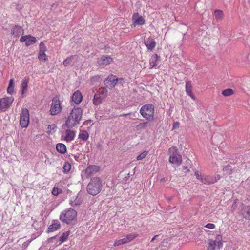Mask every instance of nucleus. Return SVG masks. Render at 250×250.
Instances as JSON below:
<instances>
[{"instance_id": "obj_30", "label": "nucleus", "mask_w": 250, "mask_h": 250, "mask_svg": "<svg viewBox=\"0 0 250 250\" xmlns=\"http://www.w3.org/2000/svg\"><path fill=\"white\" fill-rule=\"evenodd\" d=\"M150 68H151L156 65V54L153 55L149 61Z\"/></svg>"}, {"instance_id": "obj_46", "label": "nucleus", "mask_w": 250, "mask_h": 250, "mask_svg": "<svg viewBox=\"0 0 250 250\" xmlns=\"http://www.w3.org/2000/svg\"><path fill=\"white\" fill-rule=\"evenodd\" d=\"M91 122V120H87L84 122L83 125H87V124H88L89 123H90Z\"/></svg>"}, {"instance_id": "obj_29", "label": "nucleus", "mask_w": 250, "mask_h": 250, "mask_svg": "<svg viewBox=\"0 0 250 250\" xmlns=\"http://www.w3.org/2000/svg\"><path fill=\"white\" fill-rule=\"evenodd\" d=\"M186 91L187 94H191L192 92V86L190 81L186 82Z\"/></svg>"}, {"instance_id": "obj_40", "label": "nucleus", "mask_w": 250, "mask_h": 250, "mask_svg": "<svg viewBox=\"0 0 250 250\" xmlns=\"http://www.w3.org/2000/svg\"><path fill=\"white\" fill-rule=\"evenodd\" d=\"M61 189L58 188L54 187L52 190V193L54 196H57L61 192Z\"/></svg>"}, {"instance_id": "obj_14", "label": "nucleus", "mask_w": 250, "mask_h": 250, "mask_svg": "<svg viewBox=\"0 0 250 250\" xmlns=\"http://www.w3.org/2000/svg\"><path fill=\"white\" fill-rule=\"evenodd\" d=\"M133 24L136 25H142L145 23V19L138 13H135L132 16Z\"/></svg>"}, {"instance_id": "obj_47", "label": "nucleus", "mask_w": 250, "mask_h": 250, "mask_svg": "<svg viewBox=\"0 0 250 250\" xmlns=\"http://www.w3.org/2000/svg\"><path fill=\"white\" fill-rule=\"evenodd\" d=\"M56 237H57V236H53V237H50V238H49L48 239V241H49V242H51V241H52V240L53 239H55Z\"/></svg>"}, {"instance_id": "obj_33", "label": "nucleus", "mask_w": 250, "mask_h": 250, "mask_svg": "<svg viewBox=\"0 0 250 250\" xmlns=\"http://www.w3.org/2000/svg\"><path fill=\"white\" fill-rule=\"evenodd\" d=\"M57 128L56 125L55 124H51L48 125L47 132L49 133H52L56 131Z\"/></svg>"}, {"instance_id": "obj_6", "label": "nucleus", "mask_w": 250, "mask_h": 250, "mask_svg": "<svg viewBox=\"0 0 250 250\" xmlns=\"http://www.w3.org/2000/svg\"><path fill=\"white\" fill-rule=\"evenodd\" d=\"M170 155L169 161L170 163L176 166H180L182 161V156L178 152V149L176 146H172L169 149Z\"/></svg>"}, {"instance_id": "obj_31", "label": "nucleus", "mask_w": 250, "mask_h": 250, "mask_svg": "<svg viewBox=\"0 0 250 250\" xmlns=\"http://www.w3.org/2000/svg\"><path fill=\"white\" fill-rule=\"evenodd\" d=\"M234 93L233 90L232 89H227L222 92V94L224 96L227 97L232 95Z\"/></svg>"}, {"instance_id": "obj_38", "label": "nucleus", "mask_w": 250, "mask_h": 250, "mask_svg": "<svg viewBox=\"0 0 250 250\" xmlns=\"http://www.w3.org/2000/svg\"><path fill=\"white\" fill-rule=\"evenodd\" d=\"M40 51L39 53H43L46 51V47L44 43L42 42L39 45Z\"/></svg>"}, {"instance_id": "obj_3", "label": "nucleus", "mask_w": 250, "mask_h": 250, "mask_svg": "<svg viewBox=\"0 0 250 250\" xmlns=\"http://www.w3.org/2000/svg\"><path fill=\"white\" fill-rule=\"evenodd\" d=\"M77 213L73 209L65 210L60 215V219L67 224H72V222L76 220Z\"/></svg>"}, {"instance_id": "obj_48", "label": "nucleus", "mask_w": 250, "mask_h": 250, "mask_svg": "<svg viewBox=\"0 0 250 250\" xmlns=\"http://www.w3.org/2000/svg\"><path fill=\"white\" fill-rule=\"evenodd\" d=\"M72 156L74 158V159L76 161H78V159L79 158V156H77L76 155H72Z\"/></svg>"}, {"instance_id": "obj_22", "label": "nucleus", "mask_w": 250, "mask_h": 250, "mask_svg": "<svg viewBox=\"0 0 250 250\" xmlns=\"http://www.w3.org/2000/svg\"><path fill=\"white\" fill-rule=\"evenodd\" d=\"M75 136V133L74 131L67 129L65 130L64 140L66 142H70L74 140Z\"/></svg>"}, {"instance_id": "obj_4", "label": "nucleus", "mask_w": 250, "mask_h": 250, "mask_svg": "<svg viewBox=\"0 0 250 250\" xmlns=\"http://www.w3.org/2000/svg\"><path fill=\"white\" fill-rule=\"evenodd\" d=\"M141 115L146 119L151 121L153 119L154 106L152 104H146L142 106L140 110Z\"/></svg>"}, {"instance_id": "obj_25", "label": "nucleus", "mask_w": 250, "mask_h": 250, "mask_svg": "<svg viewBox=\"0 0 250 250\" xmlns=\"http://www.w3.org/2000/svg\"><path fill=\"white\" fill-rule=\"evenodd\" d=\"M28 82L27 80L25 79L22 81L21 85V95L22 97H23L24 94L26 93L27 91L28 88Z\"/></svg>"}, {"instance_id": "obj_17", "label": "nucleus", "mask_w": 250, "mask_h": 250, "mask_svg": "<svg viewBox=\"0 0 250 250\" xmlns=\"http://www.w3.org/2000/svg\"><path fill=\"white\" fill-rule=\"evenodd\" d=\"M78 56L76 55H71L68 57H67L66 59H65L63 62V64L65 66H67L69 65H73L75 63L77 62Z\"/></svg>"}, {"instance_id": "obj_1", "label": "nucleus", "mask_w": 250, "mask_h": 250, "mask_svg": "<svg viewBox=\"0 0 250 250\" xmlns=\"http://www.w3.org/2000/svg\"><path fill=\"white\" fill-rule=\"evenodd\" d=\"M83 109L80 107H74L65 122V125L68 128H72L80 124L82 119Z\"/></svg>"}, {"instance_id": "obj_36", "label": "nucleus", "mask_w": 250, "mask_h": 250, "mask_svg": "<svg viewBox=\"0 0 250 250\" xmlns=\"http://www.w3.org/2000/svg\"><path fill=\"white\" fill-rule=\"evenodd\" d=\"M137 236V234L131 233L127 235L125 237V239L126 240V242L128 243L136 238Z\"/></svg>"}, {"instance_id": "obj_34", "label": "nucleus", "mask_w": 250, "mask_h": 250, "mask_svg": "<svg viewBox=\"0 0 250 250\" xmlns=\"http://www.w3.org/2000/svg\"><path fill=\"white\" fill-rule=\"evenodd\" d=\"M215 18L217 20L221 19L223 16V12L220 10H215L214 11Z\"/></svg>"}, {"instance_id": "obj_35", "label": "nucleus", "mask_w": 250, "mask_h": 250, "mask_svg": "<svg viewBox=\"0 0 250 250\" xmlns=\"http://www.w3.org/2000/svg\"><path fill=\"white\" fill-rule=\"evenodd\" d=\"M38 59L43 62H45L46 61L48 60L47 57L45 52H43V54L41 53H39Z\"/></svg>"}, {"instance_id": "obj_7", "label": "nucleus", "mask_w": 250, "mask_h": 250, "mask_svg": "<svg viewBox=\"0 0 250 250\" xmlns=\"http://www.w3.org/2000/svg\"><path fill=\"white\" fill-rule=\"evenodd\" d=\"M107 94V90L105 87H101L99 89L98 92L96 93L94 96L93 104L95 105H99L103 100H104Z\"/></svg>"}, {"instance_id": "obj_19", "label": "nucleus", "mask_w": 250, "mask_h": 250, "mask_svg": "<svg viewBox=\"0 0 250 250\" xmlns=\"http://www.w3.org/2000/svg\"><path fill=\"white\" fill-rule=\"evenodd\" d=\"M23 30L21 27L16 25L11 30V34L14 37H18L20 35L23 34Z\"/></svg>"}, {"instance_id": "obj_12", "label": "nucleus", "mask_w": 250, "mask_h": 250, "mask_svg": "<svg viewBox=\"0 0 250 250\" xmlns=\"http://www.w3.org/2000/svg\"><path fill=\"white\" fill-rule=\"evenodd\" d=\"M20 41L21 42H25V45L27 46L34 44L36 42V39L28 35L26 36H22L21 37Z\"/></svg>"}, {"instance_id": "obj_51", "label": "nucleus", "mask_w": 250, "mask_h": 250, "mask_svg": "<svg viewBox=\"0 0 250 250\" xmlns=\"http://www.w3.org/2000/svg\"><path fill=\"white\" fill-rule=\"evenodd\" d=\"M156 239V235H155L153 237V238L151 240V241H153L154 240H155Z\"/></svg>"}, {"instance_id": "obj_26", "label": "nucleus", "mask_w": 250, "mask_h": 250, "mask_svg": "<svg viewBox=\"0 0 250 250\" xmlns=\"http://www.w3.org/2000/svg\"><path fill=\"white\" fill-rule=\"evenodd\" d=\"M14 80L13 79H11L9 81V86L7 88V93L10 95H12L14 92Z\"/></svg>"}, {"instance_id": "obj_11", "label": "nucleus", "mask_w": 250, "mask_h": 250, "mask_svg": "<svg viewBox=\"0 0 250 250\" xmlns=\"http://www.w3.org/2000/svg\"><path fill=\"white\" fill-rule=\"evenodd\" d=\"M118 80L116 76L111 74L105 79L104 83L106 87L112 89L116 85Z\"/></svg>"}, {"instance_id": "obj_42", "label": "nucleus", "mask_w": 250, "mask_h": 250, "mask_svg": "<svg viewBox=\"0 0 250 250\" xmlns=\"http://www.w3.org/2000/svg\"><path fill=\"white\" fill-rule=\"evenodd\" d=\"M205 227L210 229H213L215 228V225L213 223H208L205 226Z\"/></svg>"}, {"instance_id": "obj_23", "label": "nucleus", "mask_w": 250, "mask_h": 250, "mask_svg": "<svg viewBox=\"0 0 250 250\" xmlns=\"http://www.w3.org/2000/svg\"><path fill=\"white\" fill-rule=\"evenodd\" d=\"M242 214L245 219L250 220V206H244L243 207Z\"/></svg>"}, {"instance_id": "obj_49", "label": "nucleus", "mask_w": 250, "mask_h": 250, "mask_svg": "<svg viewBox=\"0 0 250 250\" xmlns=\"http://www.w3.org/2000/svg\"><path fill=\"white\" fill-rule=\"evenodd\" d=\"M183 169H187V171H188V172H189V170L188 169V167H187V166H184V167H183Z\"/></svg>"}, {"instance_id": "obj_5", "label": "nucleus", "mask_w": 250, "mask_h": 250, "mask_svg": "<svg viewBox=\"0 0 250 250\" xmlns=\"http://www.w3.org/2000/svg\"><path fill=\"white\" fill-rule=\"evenodd\" d=\"M207 250H219L223 247L222 237L220 235H216L215 240L209 239L206 244Z\"/></svg>"}, {"instance_id": "obj_20", "label": "nucleus", "mask_w": 250, "mask_h": 250, "mask_svg": "<svg viewBox=\"0 0 250 250\" xmlns=\"http://www.w3.org/2000/svg\"><path fill=\"white\" fill-rule=\"evenodd\" d=\"M61 227V225L58 220H53V223L48 227L47 232L48 233L53 232L58 230Z\"/></svg>"}, {"instance_id": "obj_37", "label": "nucleus", "mask_w": 250, "mask_h": 250, "mask_svg": "<svg viewBox=\"0 0 250 250\" xmlns=\"http://www.w3.org/2000/svg\"><path fill=\"white\" fill-rule=\"evenodd\" d=\"M126 243V240H125V238L116 240L114 242V246H117L122 244H124Z\"/></svg>"}, {"instance_id": "obj_45", "label": "nucleus", "mask_w": 250, "mask_h": 250, "mask_svg": "<svg viewBox=\"0 0 250 250\" xmlns=\"http://www.w3.org/2000/svg\"><path fill=\"white\" fill-rule=\"evenodd\" d=\"M188 95L193 100H195L196 99V98L193 93H191V94H188Z\"/></svg>"}, {"instance_id": "obj_2", "label": "nucleus", "mask_w": 250, "mask_h": 250, "mask_svg": "<svg viewBox=\"0 0 250 250\" xmlns=\"http://www.w3.org/2000/svg\"><path fill=\"white\" fill-rule=\"evenodd\" d=\"M102 182L99 178L94 177L91 180L87 186V192L93 196L97 195L101 190Z\"/></svg>"}, {"instance_id": "obj_28", "label": "nucleus", "mask_w": 250, "mask_h": 250, "mask_svg": "<svg viewBox=\"0 0 250 250\" xmlns=\"http://www.w3.org/2000/svg\"><path fill=\"white\" fill-rule=\"evenodd\" d=\"M70 234V231H67L63 232L62 235L59 237V241L61 243H63L66 241L68 236Z\"/></svg>"}, {"instance_id": "obj_9", "label": "nucleus", "mask_w": 250, "mask_h": 250, "mask_svg": "<svg viewBox=\"0 0 250 250\" xmlns=\"http://www.w3.org/2000/svg\"><path fill=\"white\" fill-rule=\"evenodd\" d=\"M29 123V113L27 108H23L21 110L20 114V124L22 128H26Z\"/></svg>"}, {"instance_id": "obj_39", "label": "nucleus", "mask_w": 250, "mask_h": 250, "mask_svg": "<svg viewBox=\"0 0 250 250\" xmlns=\"http://www.w3.org/2000/svg\"><path fill=\"white\" fill-rule=\"evenodd\" d=\"M148 154V151H144L137 157V160H141L144 159Z\"/></svg>"}, {"instance_id": "obj_52", "label": "nucleus", "mask_w": 250, "mask_h": 250, "mask_svg": "<svg viewBox=\"0 0 250 250\" xmlns=\"http://www.w3.org/2000/svg\"><path fill=\"white\" fill-rule=\"evenodd\" d=\"M187 161H190L189 160V159H188V160H187Z\"/></svg>"}, {"instance_id": "obj_41", "label": "nucleus", "mask_w": 250, "mask_h": 250, "mask_svg": "<svg viewBox=\"0 0 250 250\" xmlns=\"http://www.w3.org/2000/svg\"><path fill=\"white\" fill-rule=\"evenodd\" d=\"M223 171L224 172H227V174H230L231 169H230V166H227L226 167L223 168Z\"/></svg>"}, {"instance_id": "obj_44", "label": "nucleus", "mask_w": 250, "mask_h": 250, "mask_svg": "<svg viewBox=\"0 0 250 250\" xmlns=\"http://www.w3.org/2000/svg\"><path fill=\"white\" fill-rule=\"evenodd\" d=\"M180 123L178 122H176L173 123V129H176L179 127Z\"/></svg>"}, {"instance_id": "obj_18", "label": "nucleus", "mask_w": 250, "mask_h": 250, "mask_svg": "<svg viewBox=\"0 0 250 250\" xmlns=\"http://www.w3.org/2000/svg\"><path fill=\"white\" fill-rule=\"evenodd\" d=\"M99 167L95 165H91L88 166L85 170V174L86 177L89 178L91 176L93 172H96L99 170Z\"/></svg>"}, {"instance_id": "obj_10", "label": "nucleus", "mask_w": 250, "mask_h": 250, "mask_svg": "<svg viewBox=\"0 0 250 250\" xmlns=\"http://www.w3.org/2000/svg\"><path fill=\"white\" fill-rule=\"evenodd\" d=\"M14 101V98L12 96L6 97L0 100V109L5 111L11 105Z\"/></svg>"}, {"instance_id": "obj_32", "label": "nucleus", "mask_w": 250, "mask_h": 250, "mask_svg": "<svg viewBox=\"0 0 250 250\" xmlns=\"http://www.w3.org/2000/svg\"><path fill=\"white\" fill-rule=\"evenodd\" d=\"M71 165L68 162H65L63 167V171L65 173H67L69 172L71 169Z\"/></svg>"}, {"instance_id": "obj_24", "label": "nucleus", "mask_w": 250, "mask_h": 250, "mask_svg": "<svg viewBox=\"0 0 250 250\" xmlns=\"http://www.w3.org/2000/svg\"><path fill=\"white\" fill-rule=\"evenodd\" d=\"M56 148L57 151L61 154H64L66 152V146L62 143L57 144Z\"/></svg>"}, {"instance_id": "obj_13", "label": "nucleus", "mask_w": 250, "mask_h": 250, "mask_svg": "<svg viewBox=\"0 0 250 250\" xmlns=\"http://www.w3.org/2000/svg\"><path fill=\"white\" fill-rule=\"evenodd\" d=\"M113 61V59L109 56H102L97 60V63L99 66H106L109 64Z\"/></svg>"}, {"instance_id": "obj_8", "label": "nucleus", "mask_w": 250, "mask_h": 250, "mask_svg": "<svg viewBox=\"0 0 250 250\" xmlns=\"http://www.w3.org/2000/svg\"><path fill=\"white\" fill-rule=\"evenodd\" d=\"M62 111V106L61 105V102L58 98L54 97L52 99L50 112L51 115H56Z\"/></svg>"}, {"instance_id": "obj_16", "label": "nucleus", "mask_w": 250, "mask_h": 250, "mask_svg": "<svg viewBox=\"0 0 250 250\" xmlns=\"http://www.w3.org/2000/svg\"><path fill=\"white\" fill-rule=\"evenodd\" d=\"M83 100V96L79 90L75 91L71 96V102L73 104H79Z\"/></svg>"}, {"instance_id": "obj_21", "label": "nucleus", "mask_w": 250, "mask_h": 250, "mask_svg": "<svg viewBox=\"0 0 250 250\" xmlns=\"http://www.w3.org/2000/svg\"><path fill=\"white\" fill-rule=\"evenodd\" d=\"M145 44L149 50H152L155 46L156 42L151 37H149L145 40Z\"/></svg>"}, {"instance_id": "obj_15", "label": "nucleus", "mask_w": 250, "mask_h": 250, "mask_svg": "<svg viewBox=\"0 0 250 250\" xmlns=\"http://www.w3.org/2000/svg\"><path fill=\"white\" fill-rule=\"evenodd\" d=\"M195 176L196 178L199 180L201 182L205 184H212L217 181V180H208L206 177L204 175L200 174L198 171L196 170L194 172Z\"/></svg>"}, {"instance_id": "obj_27", "label": "nucleus", "mask_w": 250, "mask_h": 250, "mask_svg": "<svg viewBox=\"0 0 250 250\" xmlns=\"http://www.w3.org/2000/svg\"><path fill=\"white\" fill-rule=\"evenodd\" d=\"M89 137V134L86 130L81 131L79 134V138L83 141H86Z\"/></svg>"}, {"instance_id": "obj_50", "label": "nucleus", "mask_w": 250, "mask_h": 250, "mask_svg": "<svg viewBox=\"0 0 250 250\" xmlns=\"http://www.w3.org/2000/svg\"><path fill=\"white\" fill-rule=\"evenodd\" d=\"M130 114V113H128V114H123L122 115H121L120 116H126L129 115Z\"/></svg>"}, {"instance_id": "obj_43", "label": "nucleus", "mask_w": 250, "mask_h": 250, "mask_svg": "<svg viewBox=\"0 0 250 250\" xmlns=\"http://www.w3.org/2000/svg\"><path fill=\"white\" fill-rule=\"evenodd\" d=\"M81 203V202L79 201V200H77L76 199H75L74 201H71V202L70 203V204L71 205V206H77V205H80Z\"/></svg>"}]
</instances>
